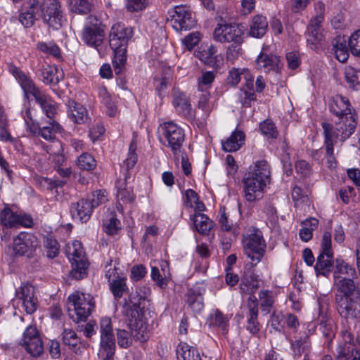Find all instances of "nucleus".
<instances>
[{
	"mask_svg": "<svg viewBox=\"0 0 360 360\" xmlns=\"http://www.w3.org/2000/svg\"><path fill=\"white\" fill-rule=\"evenodd\" d=\"M355 278L351 277L334 281L336 290L335 304L342 318L360 323V287Z\"/></svg>",
	"mask_w": 360,
	"mask_h": 360,
	"instance_id": "nucleus-1",
	"label": "nucleus"
},
{
	"mask_svg": "<svg viewBox=\"0 0 360 360\" xmlns=\"http://www.w3.org/2000/svg\"><path fill=\"white\" fill-rule=\"evenodd\" d=\"M146 299L136 290L131 292L123 305V314L128 319L131 335L141 342L149 338L148 325L143 320Z\"/></svg>",
	"mask_w": 360,
	"mask_h": 360,
	"instance_id": "nucleus-2",
	"label": "nucleus"
},
{
	"mask_svg": "<svg viewBox=\"0 0 360 360\" xmlns=\"http://www.w3.org/2000/svg\"><path fill=\"white\" fill-rule=\"evenodd\" d=\"M244 196L249 202L261 199L264 189L270 181V171L266 160L257 161L243 179Z\"/></svg>",
	"mask_w": 360,
	"mask_h": 360,
	"instance_id": "nucleus-3",
	"label": "nucleus"
},
{
	"mask_svg": "<svg viewBox=\"0 0 360 360\" xmlns=\"http://www.w3.org/2000/svg\"><path fill=\"white\" fill-rule=\"evenodd\" d=\"M132 36V28L126 27L124 24L117 23L111 27L109 43L114 52L112 64L115 72L117 75L122 71L125 65L128 41Z\"/></svg>",
	"mask_w": 360,
	"mask_h": 360,
	"instance_id": "nucleus-4",
	"label": "nucleus"
},
{
	"mask_svg": "<svg viewBox=\"0 0 360 360\" xmlns=\"http://www.w3.org/2000/svg\"><path fill=\"white\" fill-rule=\"evenodd\" d=\"M94 301L90 295L78 291L68 297V315L73 321L78 323L85 321L94 308Z\"/></svg>",
	"mask_w": 360,
	"mask_h": 360,
	"instance_id": "nucleus-5",
	"label": "nucleus"
},
{
	"mask_svg": "<svg viewBox=\"0 0 360 360\" xmlns=\"http://www.w3.org/2000/svg\"><path fill=\"white\" fill-rule=\"evenodd\" d=\"M66 254L72 264L70 276L76 280L84 278L87 275L88 262L80 241L74 240L66 245Z\"/></svg>",
	"mask_w": 360,
	"mask_h": 360,
	"instance_id": "nucleus-6",
	"label": "nucleus"
},
{
	"mask_svg": "<svg viewBox=\"0 0 360 360\" xmlns=\"http://www.w3.org/2000/svg\"><path fill=\"white\" fill-rule=\"evenodd\" d=\"M266 243L262 233L259 229H253L244 240L245 255L251 260L252 266L259 263L266 252Z\"/></svg>",
	"mask_w": 360,
	"mask_h": 360,
	"instance_id": "nucleus-7",
	"label": "nucleus"
},
{
	"mask_svg": "<svg viewBox=\"0 0 360 360\" xmlns=\"http://www.w3.org/2000/svg\"><path fill=\"white\" fill-rule=\"evenodd\" d=\"M101 347L98 356L103 360H112L115 352V339L111 319L103 317L100 321Z\"/></svg>",
	"mask_w": 360,
	"mask_h": 360,
	"instance_id": "nucleus-8",
	"label": "nucleus"
},
{
	"mask_svg": "<svg viewBox=\"0 0 360 360\" xmlns=\"http://www.w3.org/2000/svg\"><path fill=\"white\" fill-rule=\"evenodd\" d=\"M41 18L49 27L56 30L60 29L65 21V18L60 1L44 0Z\"/></svg>",
	"mask_w": 360,
	"mask_h": 360,
	"instance_id": "nucleus-9",
	"label": "nucleus"
},
{
	"mask_svg": "<svg viewBox=\"0 0 360 360\" xmlns=\"http://www.w3.org/2000/svg\"><path fill=\"white\" fill-rule=\"evenodd\" d=\"M104 28L105 25L96 16H89L82 33L84 42L90 46L97 48L103 43Z\"/></svg>",
	"mask_w": 360,
	"mask_h": 360,
	"instance_id": "nucleus-10",
	"label": "nucleus"
},
{
	"mask_svg": "<svg viewBox=\"0 0 360 360\" xmlns=\"http://www.w3.org/2000/svg\"><path fill=\"white\" fill-rule=\"evenodd\" d=\"M19 345L34 357H38L44 352L42 340L34 326L30 325L26 327Z\"/></svg>",
	"mask_w": 360,
	"mask_h": 360,
	"instance_id": "nucleus-11",
	"label": "nucleus"
},
{
	"mask_svg": "<svg viewBox=\"0 0 360 360\" xmlns=\"http://www.w3.org/2000/svg\"><path fill=\"white\" fill-rule=\"evenodd\" d=\"M243 32L238 24H218L214 31V39L221 43L240 44L243 42Z\"/></svg>",
	"mask_w": 360,
	"mask_h": 360,
	"instance_id": "nucleus-12",
	"label": "nucleus"
},
{
	"mask_svg": "<svg viewBox=\"0 0 360 360\" xmlns=\"http://www.w3.org/2000/svg\"><path fill=\"white\" fill-rule=\"evenodd\" d=\"M161 127L167 142L166 146L170 148L173 153L176 155L184 141V130L173 122H166L161 124Z\"/></svg>",
	"mask_w": 360,
	"mask_h": 360,
	"instance_id": "nucleus-13",
	"label": "nucleus"
},
{
	"mask_svg": "<svg viewBox=\"0 0 360 360\" xmlns=\"http://www.w3.org/2000/svg\"><path fill=\"white\" fill-rule=\"evenodd\" d=\"M172 25L176 31L188 30L195 25L191 11L185 6H176L172 15Z\"/></svg>",
	"mask_w": 360,
	"mask_h": 360,
	"instance_id": "nucleus-14",
	"label": "nucleus"
},
{
	"mask_svg": "<svg viewBox=\"0 0 360 360\" xmlns=\"http://www.w3.org/2000/svg\"><path fill=\"white\" fill-rule=\"evenodd\" d=\"M36 241L32 235L20 233L13 240V250L16 256L30 257L36 248Z\"/></svg>",
	"mask_w": 360,
	"mask_h": 360,
	"instance_id": "nucleus-15",
	"label": "nucleus"
},
{
	"mask_svg": "<svg viewBox=\"0 0 360 360\" xmlns=\"http://www.w3.org/2000/svg\"><path fill=\"white\" fill-rule=\"evenodd\" d=\"M322 127L324 135V144L326 147V157L330 167L335 162V157L333 151L334 143L338 137V134L333 131V127L328 122H323Z\"/></svg>",
	"mask_w": 360,
	"mask_h": 360,
	"instance_id": "nucleus-16",
	"label": "nucleus"
},
{
	"mask_svg": "<svg viewBox=\"0 0 360 360\" xmlns=\"http://www.w3.org/2000/svg\"><path fill=\"white\" fill-rule=\"evenodd\" d=\"M255 63L257 68L264 72H269L270 71L278 72L282 67L278 56L262 51L257 56Z\"/></svg>",
	"mask_w": 360,
	"mask_h": 360,
	"instance_id": "nucleus-17",
	"label": "nucleus"
},
{
	"mask_svg": "<svg viewBox=\"0 0 360 360\" xmlns=\"http://www.w3.org/2000/svg\"><path fill=\"white\" fill-rule=\"evenodd\" d=\"M93 205L88 199H81L77 202H73L70 206V213L73 219L82 222H86L92 213Z\"/></svg>",
	"mask_w": 360,
	"mask_h": 360,
	"instance_id": "nucleus-18",
	"label": "nucleus"
},
{
	"mask_svg": "<svg viewBox=\"0 0 360 360\" xmlns=\"http://www.w3.org/2000/svg\"><path fill=\"white\" fill-rule=\"evenodd\" d=\"M321 17H316L310 20L307 30V41L311 49H315L316 45L323 40V34L320 31Z\"/></svg>",
	"mask_w": 360,
	"mask_h": 360,
	"instance_id": "nucleus-19",
	"label": "nucleus"
},
{
	"mask_svg": "<svg viewBox=\"0 0 360 360\" xmlns=\"http://www.w3.org/2000/svg\"><path fill=\"white\" fill-rule=\"evenodd\" d=\"M349 106V101L342 96H336L329 104L330 110L332 113L340 119L347 120V121H348L349 116L352 115Z\"/></svg>",
	"mask_w": 360,
	"mask_h": 360,
	"instance_id": "nucleus-20",
	"label": "nucleus"
},
{
	"mask_svg": "<svg viewBox=\"0 0 360 360\" xmlns=\"http://www.w3.org/2000/svg\"><path fill=\"white\" fill-rule=\"evenodd\" d=\"M333 264V252H320L314 266L316 275L328 277Z\"/></svg>",
	"mask_w": 360,
	"mask_h": 360,
	"instance_id": "nucleus-21",
	"label": "nucleus"
},
{
	"mask_svg": "<svg viewBox=\"0 0 360 360\" xmlns=\"http://www.w3.org/2000/svg\"><path fill=\"white\" fill-rule=\"evenodd\" d=\"M41 81L45 84L56 85L63 79V73L56 66L42 65L40 68Z\"/></svg>",
	"mask_w": 360,
	"mask_h": 360,
	"instance_id": "nucleus-22",
	"label": "nucleus"
},
{
	"mask_svg": "<svg viewBox=\"0 0 360 360\" xmlns=\"http://www.w3.org/2000/svg\"><path fill=\"white\" fill-rule=\"evenodd\" d=\"M66 105L68 108V115L74 122L82 124L88 119L87 110L80 103L69 99Z\"/></svg>",
	"mask_w": 360,
	"mask_h": 360,
	"instance_id": "nucleus-23",
	"label": "nucleus"
},
{
	"mask_svg": "<svg viewBox=\"0 0 360 360\" xmlns=\"http://www.w3.org/2000/svg\"><path fill=\"white\" fill-rule=\"evenodd\" d=\"M122 229V223L117 219L115 211L108 210L103 219V229L108 235L113 236L118 233Z\"/></svg>",
	"mask_w": 360,
	"mask_h": 360,
	"instance_id": "nucleus-24",
	"label": "nucleus"
},
{
	"mask_svg": "<svg viewBox=\"0 0 360 360\" xmlns=\"http://www.w3.org/2000/svg\"><path fill=\"white\" fill-rule=\"evenodd\" d=\"M173 105L179 113L185 117H191V105L184 93L174 91Z\"/></svg>",
	"mask_w": 360,
	"mask_h": 360,
	"instance_id": "nucleus-25",
	"label": "nucleus"
},
{
	"mask_svg": "<svg viewBox=\"0 0 360 360\" xmlns=\"http://www.w3.org/2000/svg\"><path fill=\"white\" fill-rule=\"evenodd\" d=\"M245 135L240 130H236L229 138L222 141V148L226 152H235L244 144Z\"/></svg>",
	"mask_w": 360,
	"mask_h": 360,
	"instance_id": "nucleus-26",
	"label": "nucleus"
},
{
	"mask_svg": "<svg viewBox=\"0 0 360 360\" xmlns=\"http://www.w3.org/2000/svg\"><path fill=\"white\" fill-rule=\"evenodd\" d=\"M186 302L195 313H200L204 307L203 297L200 288L188 289Z\"/></svg>",
	"mask_w": 360,
	"mask_h": 360,
	"instance_id": "nucleus-27",
	"label": "nucleus"
},
{
	"mask_svg": "<svg viewBox=\"0 0 360 360\" xmlns=\"http://www.w3.org/2000/svg\"><path fill=\"white\" fill-rule=\"evenodd\" d=\"M342 121L337 124L335 129L333 131L338 134L341 140H345L352 134L356 128V122L353 115H350L348 121L345 119H341Z\"/></svg>",
	"mask_w": 360,
	"mask_h": 360,
	"instance_id": "nucleus-28",
	"label": "nucleus"
},
{
	"mask_svg": "<svg viewBox=\"0 0 360 360\" xmlns=\"http://www.w3.org/2000/svg\"><path fill=\"white\" fill-rule=\"evenodd\" d=\"M191 220L193 222L195 230L202 235H208L213 227V221L202 213H195L191 216Z\"/></svg>",
	"mask_w": 360,
	"mask_h": 360,
	"instance_id": "nucleus-29",
	"label": "nucleus"
},
{
	"mask_svg": "<svg viewBox=\"0 0 360 360\" xmlns=\"http://www.w3.org/2000/svg\"><path fill=\"white\" fill-rule=\"evenodd\" d=\"M35 100L39 103L46 115L53 119L57 113V104L49 96L45 95L44 93L37 94Z\"/></svg>",
	"mask_w": 360,
	"mask_h": 360,
	"instance_id": "nucleus-30",
	"label": "nucleus"
},
{
	"mask_svg": "<svg viewBox=\"0 0 360 360\" xmlns=\"http://www.w3.org/2000/svg\"><path fill=\"white\" fill-rule=\"evenodd\" d=\"M267 27L268 22L266 17L257 15L252 20L250 34L254 37L260 38L265 34Z\"/></svg>",
	"mask_w": 360,
	"mask_h": 360,
	"instance_id": "nucleus-31",
	"label": "nucleus"
},
{
	"mask_svg": "<svg viewBox=\"0 0 360 360\" xmlns=\"http://www.w3.org/2000/svg\"><path fill=\"white\" fill-rule=\"evenodd\" d=\"M105 276L108 278L110 282V288L115 300H117L120 299L124 292L128 290L126 284V278L117 276L115 279H112L111 281V274H110V270L108 271Z\"/></svg>",
	"mask_w": 360,
	"mask_h": 360,
	"instance_id": "nucleus-32",
	"label": "nucleus"
},
{
	"mask_svg": "<svg viewBox=\"0 0 360 360\" xmlns=\"http://www.w3.org/2000/svg\"><path fill=\"white\" fill-rule=\"evenodd\" d=\"M13 74L15 75L16 77L18 79L22 88L25 93L32 94L34 98H36L37 94H38V93H41V91L34 86L32 80L23 72L15 68Z\"/></svg>",
	"mask_w": 360,
	"mask_h": 360,
	"instance_id": "nucleus-33",
	"label": "nucleus"
},
{
	"mask_svg": "<svg viewBox=\"0 0 360 360\" xmlns=\"http://www.w3.org/2000/svg\"><path fill=\"white\" fill-rule=\"evenodd\" d=\"M335 270L333 272L334 281L338 278H344L340 274L347 275L352 278H356L355 268L341 259H336L335 262Z\"/></svg>",
	"mask_w": 360,
	"mask_h": 360,
	"instance_id": "nucleus-34",
	"label": "nucleus"
},
{
	"mask_svg": "<svg viewBox=\"0 0 360 360\" xmlns=\"http://www.w3.org/2000/svg\"><path fill=\"white\" fill-rule=\"evenodd\" d=\"M177 358L182 360H202L198 350L185 342L179 344L176 348Z\"/></svg>",
	"mask_w": 360,
	"mask_h": 360,
	"instance_id": "nucleus-35",
	"label": "nucleus"
},
{
	"mask_svg": "<svg viewBox=\"0 0 360 360\" xmlns=\"http://www.w3.org/2000/svg\"><path fill=\"white\" fill-rule=\"evenodd\" d=\"M19 214L13 212L11 208L5 207L0 212V224L6 228H13L18 226Z\"/></svg>",
	"mask_w": 360,
	"mask_h": 360,
	"instance_id": "nucleus-36",
	"label": "nucleus"
},
{
	"mask_svg": "<svg viewBox=\"0 0 360 360\" xmlns=\"http://www.w3.org/2000/svg\"><path fill=\"white\" fill-rule=\"evenodd\" d=\"M345 77L349 88L360 90V70L348 66L345 68Z\"/></svg>",
	"mask_w": 360,
	"mask_h": 360,
	"instance_id": "nucleus-37",
	"label": "nucleus"
},
{
	"mask_svg": "<svg viewBox=\"0 0 360 360\" xmlns=\"http://www.w3.org/2000/svg\"><path fill=\"white\" fill-rule=\"evenodd\" d=\"M319 224V221L316 218H310L302 222V229L300 231V238L305 242L309 241L312 238V232Z\"/></svg>",
	"mask_w": 360,
	"mask_h": 360,
	"instance_id": "nucleus-38",
	"label": "nucleus"
},
{
	"mask_svg": "<svg viewBox=\"0 0 360 360\" xmlns=\"http://www.w3.org/2000/svg\"><path fill=\"white\" fill-rule=\"evenodd\" d=\"M43 245L47 257L53 259L58 256L60 245L58 241L51 236L44 238Z\"/></svg>",
	"mask_w": 360,
	"mask_h": 360,
	"instance_id": "nucleus-39",
	"label": "nucleus"
},
{
	"mask_svg": "<svg viewBox=\"0 0 360 360\" xmlns=\"http://www.w3.org/2000/svg\"><path fill=\"white\" fill-rule=\"evenodd\" d=\"M77 165L81 169L91 171L96 167V162L91 155L83 153L77 158Z\"/></svg>",
	"mask_w": 360,
	"mask_h": 360,
	"instance_id": "nucleus-40",
	"label": "nucleus"
},
{
	"mask_svg": "<svg viewBox=\"0 0 360 360\" xmlns=\"http://www.w3.org/2000/svg\"><path fill=\"white\" fill-rule=\"evenodd\" d=\"M99 96L101 98V102L107 108L106 113L110 117L115 116L117 112V108L112 101L110 94L105 88H102L99 90Z\"/></svg>",
	"mask_w": 360,
	"mask_h": 360,
	"instance_id": "nucleus-41",
	"label": "nucleus"
},
{
	"mask_svg": "<svg viewBox=\"0 0 360 360\" xmlns=\"http://www.w3.org/2000/svg\"><path fill=\"white\" fill-rule=\"evenodd\" d=\"M258 288L257 281L254 280L252 277H244L241 279L240 288L243 293L247 295L254 294Z\"/></svg>",
	"mask_w": 360,
	"mask_h": 360,
	"instance_id": "nucleus-42",
	"label": "nucleus"
},
{
	"mask_svg": "<svg viewBox=\"0 0 360 360\" xmlns=\"http://www.w3.org/2000/svg\"><path fill=\"white\" fill-rule=\"evenodd\" d=\"M320 330L324 338L328 342V344L333 340L335 337L334 326L332 321H322L320 323Z\"/></svg>",
	"mask_w": 360,
	"mask_h": 360,
	"instance_id": "nucleus-43",
	"label": "nucleus"
},
{
	"mask_svg": "<svg viewBox=\"0 0 360 360\" xmlns=\"http://www.w3.org/2000/svg\"><path fill=\"white\" fill-rule=\"evenodd\" d=\"M258 315L259 312L248 311L247 330L252 335H256L260 330Z\"/></svg>",
	"mask_w": 360,
	"mask_h": 360,
	"instance_id": "nucleus-44",
	"label": "nucleus"
},
{
	"mask_svg": "<svg viewBox=\"0 0 360 360\" xmlns=\"http://www.w3.org/2000/svg\"><path fill=\"white\" fill-rule=\"evenodd\" d=\"M128 328H129L128 326ZM129 329V332L125 330H121L118 329L117 332V342L118 345L121 347L127 348L129 346L131 345V340L134 338L135 340H136L131 333V329Z\"/></svg>",
	"mask_w": 360,
	"mask_h": 360,
	"instance_id": "nucleus-45",
	"label": "nucleus"
},
{
	"mask_svg": "<svg viewBox=\"0 0 360 360\" xmlns=\"http://www.w3.org/2000/svg\"><path fill=\"white\" fill-rule=\"evenodd\" d=\"M262 133L271 138H276L278 131L274 123L271 120H266L259 124Z\"/></svg>",
	"mask_w": 360,
	"mask_h": 360,
	"instance_id": "nucleus-46",
	"label": "nucleus"
},
{
	"mask_svg": "<svg viewBox=\"0 0 360 360\" xmlns=\"http://www.w3.org/2000/svg\"><path fill=\"white\" fill-rule=\"evenodd\" d=\"M348 46L353 55L360 56V30L352 34L348 41Z\"/></svg>",
	"mask_w": 360,
	"mask_h": 360,
	"instance_id": "nucleus-47",
	"label": "nucleus"
},
{
	"mask_svg": "<svg viewBox=\"0 0 360 360\" xmlns=\"http://www.w3.org/2000/svg\"><path fill=\"white\" fill-rule=\"evenodd\" d=\"M91 201L93 208L98 206L100 204L105 203L108 201L107 193L105 191H96L92 193L91 195H89L86 198Z\"/></svg>",
	"mask_w": 360,
	"mask_h": 360,
	"instance_id": "nucleus-48",
	"label": "nucleus"
},
{
	"mask_svg": "<svg viewBox=\"0 0 360 360\" xmlns=\"http://www.w3.org/2000/svg\"><path fill=\"white\" fill-rule=\"evenodd\" d=\"M354 345L345 343L339 347L337 358L338 360H349L354 355Z\"/></svg>",
	"mask_w": 360,
	"mask_h": 360,
	"instance_id": "nucleus-49",
	"label": "nucleus"
},
{
	"mask_svg": "<svg viewBox=\"0 0 360 360\" xmlns=\"http://www.w3.org/2000/svg\"><path fill=\"white\" fill-rule=\"evenodd\" d=\"M259 297L261 302V307H266L268 309L273 307L274 299L271 291L269 290H262L259 294Z\"/></svg>",
	"mask_w": 360,
	"mask_h": 360,
	"instance_id": "nucleus-50",
	"label": "nucleus"
},
{
	"mask_svg": "<svg viewBox=\"0 0 360 360\" xmlns=\"http://www.w3.org/2000/svg\"><path fill=\"white\" fill-rule=\"evenodd\" d=\"M91 5L87 0H74L71 11L79 14H86L91 11Z\"/></svg>",
	"mask_w": 360,
	"mask_h": 360,
	"instance_id": "nucleus-51",
	"label": "nucleus"
},
{
	"mask_svg": "<svg viewBox=\"0 0 360 360\" xmlns=\"http://www.w3.org/2000/svg\"><path fill=\"white\" fill-rule=\"evenodd\" d=\"M63 341L68 346L75 347L79 342V338L72 330L65 329L63 333Z\"/></svg>",
	"mask_w": 360,
	"mask_h": 360,
	"instance_id": "nucleus-52",
	"label": "nucleus"
},
{
	"mask_svg": "<svg viewBox=\"0 0 360 360\" xmlns=\"http://www.w3.org/2000/svg\"><path fill=\"white\" fill-rule=\"evenodd\" d=\"M136 146L135 143L132 141L129 146L128 157L124 162L127 170L134 167L136 163L137 155L136 154Z\"/></svg>",
	"mask_w": 360,
	"mask_h": 360,
	"instance_id": "nucleus-53",
	"label": "nucleus"
},
{
	"mask_svg": "<svg viewBox=\"0 0 360 360\" xmlns=\"http://www.w3.org/2000/svg\"><path fill=\"white\" fill-rule=\"evenodd\" d=\"M148 4V0H127L126 8L129 12H137L144 9Z\"/></svg>",
	"mask_w": 360,
	"mask_h": 360,
	"instance_id": "nucleus-54",
	"label": "nucleus"
},
{
	"mask_svg": "<svg viewBox=\"0 0 360 360\" xmlns=\"http://www.w3.org/2000/svg\"><path fill=\"white\" fill-rule=\"evenodd\" d=\"M42 2L39 3L38 0H28L26 3L25 10L29 13L41 17Z\"/></svg>",
	"mask_w": 360,
	"mask_h": 360,
	"instance_id": "nucleus-55",
	"label": "nucleus"
},
{
	"mask_svg": "<svg viewBox=\"0 0 360 360\" xmlns=\"http://www.w3.org/2000/svg\"><path fill=\"white\" fill-rule=\"evenodd\" d=\"M38 47L42 52L51 55L56 58H59L60 56V49L54 44L41 43L39 44Z\"/></svg>",
	"mask_w": 360,
	"mask_h": 360,
	"instance_id": "nucleus-56",
	"label": "nucleus"
},
{
	"mask_svg": "<svg viewBox=\"0 0 360 360\" xmlns=\"http://www.w3.org/2000/svg\"><path fill=\"white\" fill-rule=\"evenodd\" d=\"M16 294L22 300L27 298L30 299L31 297L34 296V289L32 285L22 283L20 290L16 291Z\"/></svg>",
	"mask_w": 360,
	"mask_h": 360,
	"instance_id": "nucleus-57",
	"label": "nucleus"
},
{
	"mask_svg": "<svg viewBox=\"0 0 360 360\" xmlns=\"http://www.w3.org/2000/svg\"><path fill=\"white\" fill-rule=\"evenodd\" d=\"M117 198L124 202L129 203L132 202L134 200V195L131 188H119Z\"/></svg>",
	"mask_w": 360,
	"mask_h": 360,
	"instance_id": "nucleus-58",
	"label": "nucleus"
},
{
	"mask_svg": "<svg viewBox=\"0 0 360 360\" xmlns=\"http://www.w3.org/2000/svg\"><path fill=\"white\" fill-rule=\"evenodd\" d=\"M283 318L284 316L282 314L273 312L269 320L271 326L276 331H281L283 328L282 323Z\"/></svg>",
	"mask_w": 360,
	"mask_h": 360,
	"instance_id": "nucleus-59",
	"label": "nucleus"
},
{
	"mask_svg": "<svg viewBox=\"0 0 360 360\" xmlns=\"http://www.w3.org/2000/svg\"><path fill=\"white\" fill-rule=\"evenodd\" d=\"M37 19V17H34V14L29 13L25 9L19 16V20L25 27H30L32 26Z\"/></svg>",
	"mask_w": 360,
	"mask_h": 360,
	"instance_id": "nucleus-60",
	"label": "nucleus"
},
{
	"mask_svg": "<svg viewBox=\"0 0 360 360\" xmlns=\"http://www.w3.org/2000/svg\"><path fill=\"white\" fill-rule=\"evenodd\" d=\"M286 60L290 69L295 70L300 64V57L298 52L291 51L286 54Z\"/></svg>",
	"mask_w": 360,
	"mask_h": 360,
	"instance_id": "nucleus-61",
	"label": "nucleus"
},
{
	"mask_svg": "<svg viewBox=\"0 0 360 360\" xmlns=\"http://www.w3.org/2000/svg\"><path fill=\"white\" fill-rule=\"evenodd\" d=\"M295 170L297 173L301 174L303 176L306 177L311 174V166L305 160H298L295 164Z\"/></svg>",
	"mask_w": 360,
	"mask_h": 360,
	"instance_id": "nucleus-62",
	"label": "nucleus"
},
{
	"mask_svg": "<svg viewBox=\"0 0 360 360\" xmlns=\"http://www.w3.org/2000/svg\"><path fill=\"white\" fill-rule=\"evenodd\" d=\"M183 41L187 49L191 50L200 41V34L198 32L191 33L184 38Z\"/></svg>",
	"mask_w": 360,
	"mask_h": 360,
	"instance_id": "nucleus-63",
	"label": "nucleus"
},
{
	"mask_svg": "<svg viewBox=\"0 0 360 360\" xmlns=\"http://www.w3.org/2000/svg\"><path fill=\"white\" fill-rule=\"evenodd\" d=\"M22 304L26 312L29 314H32L37 310V299L35 296H33L30 299L22 300Z\"/></svg>",
	"mask_w": 360,
	"mask_h": 360,
	"instance_id": "nucleus-64",
	"label": "nucleus"
}]
</instances>
